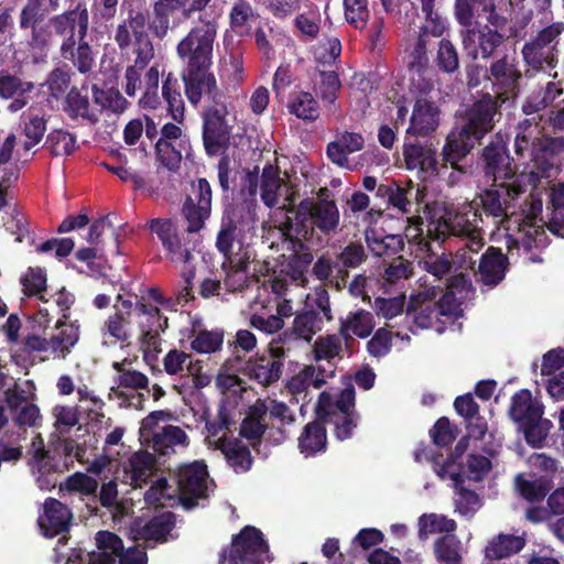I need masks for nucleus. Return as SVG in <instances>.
Listing matches in <instances>:
<instances>
[{
  "label": "nucleus",
  "mask_w": 564,
  "mask_h": 564,
  "mask_svg": "<svg viewBox=\"0 0 564 564\" xmlns=\"http://www.w3.org/2000/svg\"><path fill=\"white\" fill-rule=\"evenodd\" d=\"M53 31L44 37L29 42L33 50L44 51L54 41H59V56L69 62L79 74L87 75L96 65V53L88 41L90 12L86 0L72 3L68 9L57 13L50 23Z\"/></svg>",
  "instance_id": "1"
},
{
  "label": "nucleus",
  "mask_w": 564,
  "mask_h": 564,
  "mask_svg": "<svg viewBox=\"0 0 564 564\" xmlns=\"http://www.w3.org/2000/svg\"><path fill=\"white\" fill-rule=\"evenodd\" d=\"M500 104L496 97L486 93L465 111L463 123L453 128L445 139L442 149L445 165L449 163L453 170L462 171L459 162L492 131L494 118Z\"/></svg>",
  "instance_id": "2"
},
{
  "label": "nucleus",
  "mask_w": 564,
  "mask_h": 564,
  "mask_svg": "<svg viewBox=\"0 0 564 564\" xmlns=\"http://www.w3.org/2000/svg\"><path fill=\"white\" fill-rule=\"evenodd\" d=\"M500 104L496 97L486 93L465 111L463 123L453 128L445 139L442 149L445 165L449 163L453 170L462 171L459 162L492 131L494 118Z\"/></svg>",
  "instance_id": "3"
},
{
  "label": "nucleus",
  "mask_w": 564,
  "mask_h": 564,
  "mask_svg": "<svg viewBox=\"0 0 564 564\" xmlns=\"http://www.w3.org/2000/svg\"><path fill=\"white\" fill-rule=\"evenodd\" d=\"M218 18L210 12L202 13L177 43L176 54L183 67L181 75L184 84L212 73L214 44L219 29Z\"/></svg>",
  "instance_id": "4"
},
{
  "label": "nucleus",
  "mask_w": 564,
  "mask_h": 564,
  "mask_svg": "<svg viewBox=\"0 0 564 564\" xmlns=\"http://www.w3.org/2000/svg\"><path fill=\"white\" fill-rule=\"evenodd\" d=\"M285 219L279 228L283 235L295 237L308 242L319 235L330 236L339 227L340 213L337 204L316 205L313 199L305 198L300 202L297 209L290 207Z\"/></svg>",
  "instance_id": "5"
},
{
  "label": "nucleus",
  "mask_w": 564,
  "mask_h": 564,
  "mask_svg": "<svg viewBox=\"0 0 564 564\" xmlns=\"http://www.w3.org/2000/svg\"><path fill=\"white\" fill-rule=\"evenodd\" d=\"M479 223H482L481 214L473 207L463 213L448 212L437 221H431L427 225V237L432 240L442 241L451 236L463 238L464 246L456 252V258H462L459 267H463L466 262L467 252L478 253L485 245Z\"/></svg>",
  "instance_id": "6"
},
{
  "label": "nucleus",
  "mask_w": 564,
  "mask_h": 564,
  "mask_svg": "<svg viewBox=\"0 0 564 564\" xmlns=\"http://www.w3.org/2000/svg\"><path fill=\"white\" fill-rule=\"evenodd\" d=\"M543 404L534 400L529 389L517 391L510 400L508 415L524 441L533 448H541L553 427L550 420L543 417Z\"/></svg>",
  "instance_id": "7"
},
{
  "label": "nucleus",
  "mask_w": 564,
  "mask_h": 564,
  "mask_svg": "<svg viewBox=\"0 0 564 564\" xmlns=\"http://www.w3.org/2000/svg\"><path fill=\"white\" fill-rule=\"evenodd\" d=\"M462 25V43L467 55L473 59L494 58L499 50L505 45L508 36L503 30L508 24V18L500 14L497 9L486 14L487 23L474 22Z\"/></svg>",
  "instance_id": "8"
},
{
  "label": "nucleus",
  "mask_w": 564,
  "mask_h": 564,
  "mask_svg": "<svg viewBox=\"0 0 564 564\" xmlns=\"http://www.w3.org/2000/svg\"><path fill=\"white\" fill-rule=\"evenodd\" d=\"M117 302L120 305H115V313L133 318L138 325L140 349L144 354H159L162 350L161 335L169 327V318L161 313L158 306L143 301H137L133 304L132 301L126 300L119 294Z\"/></svg>",
  "instance_id": "9"
},
{
  "label": "nucleus",
  "mask_w": 564,
  "mask_h": 564,
  "mask_svg": "<svg viewBox=\"0 0 564 564\" xmlns=\"http://www.w3.org/2000/svg\"><path fill=\"white\" fill-rule=\"evenodd\" d=\"M149 11L129 10L128 18L121 20L115 30L113 40L120 51H127L134 44L135 58L129 67L143 70L154 57V46L147 25Z\"/></svg>",
  "instance_id": "10"
},
{
  "label": "nucleus",
  "mask_w": 564,
  "mask_h": 564,
  "mask_svg": "<svg viewBox=\"0 0 564 564\" xmlns=\"http://www.w3.org/2000/svg\"><path fill=\"white\" fill-rule=\"evenodd\" d=\"M563 33L564 22L557 21L531 35L521 48L524 64L534 72L555 68L558 63V45Z\"/></svg>",
  "instance_id": "11"
},
{
  "label": "nucleus",
  "mask_w": 564,
  "mask_h": 564,
  "mask_svg": "<svg viewBox=\"0 0 564 564\" xmlns=\"http://www.w3.org/2000/svg\"><path fill=\"white\" fill-rule=\"evenodd\" d=\"M270 546L260 529L243 527L232 535L228 550L220 554V564H265L272 562Z\"/></svg>",
  "instance_id": "12"
},
{
  "label": "nucleus",
  "mask_w": 564,
  "mask_h": 564,
  "mask_svg": "<svg viewBox=\"0 0 564 564\" xmlns=\"http://www.w3.org/2000/svg\"><path fill=\"white\" fill-rule=\"evenodd\" d=\"M527 184L519 178L509 183H499L484 189L479 195L481 213L492 218L496 226L510 229L512 214H509L511 202L525 192Z\"/></svg>",
  "instance_id": "13"
},
{
  "label": "nucleus",
  "mask_w": 564,
  "mask_h": 564,
  "mask_svg": "<svg viewBox=\"0 0 564 564\" xmlns=\"http://www.w3.org/2000/svg\"><path fill=\"white\" fill-rule=\"evenodd\" d=\"M147 227L151 234L156 235L166 260L183 264L184 268L194 265L195 243L180 232L177 225L171 218H152L147 223Z\"/></svg>",
  "instance_id": "14"
},
{
  "label": "nucleus",
  "mask_w": 564,
  "mask_h": 564,
  "mask_svg": "<svg viewBox=\"0 0 564 564\" xmlns=\"http://www.w3.org/2000/svg\"><path fill=\"white\" fill-rule=\"evenodd\" d=\"M523 79L519 61L514 56L503 54L494 58L489 65V83L494 97L501 104L514 98L520 93Z\"/></svg>",
  "instance_id": "15"
},
{
  "label": "nucleus",
  "mask_w": 564,
  "mask_h": 564,
  "mask_svg": "<svg viewBox=\"0 0 564 564\" xmlns=\"http://www.w3.org/2000/svg\"><path fill=\"white\" fill-rule=\"evenodd\" d=\"M207 466L203 462L180 466L176 474L178 500L185 510L196 508L199 499L207 498Z\"/></svg>",
  "instance_id": "16"
},
{
  "label": "nucleus",
  "mask_w": 564,
  "mask_h": 564,
  "mask_svg": "<svg viewBox=\"0 0 564 564\" xmlns=\"http://www.w3.org/2000/svg\"><path fill=\"white\" fill-rule=\"evenodd\" d=\"M188 101L196 106L205 97V106L202 112L215 111L229 112L227 96L218 87L213 73L206 74L184 84Z\"/></svg>",
  "instance_id": "17"
},
{
  "label": "nucleus",
  "mask_w": 564,
  "mask_h": 564,
  "mask_svg": "<svg viewBox=\"0 0 564 564\" xmlns=\"http://www.w3.org/2000/svg\"><path fill=\"white\" fill-rule=\"evenodd\" d=\"M229 112H202L203 144L209 156L224 153L230 143L232 126L228 121Z\"/></svg>",
  "instance_id": "18"
},
{
  "label": "nucleus",
  "mask_w": 564,
  "mask_h": 564,
  "mask_svg": "<svg viewBox=\"0 0 564 564\" xmlns=\"http://www.w3.org/2000/svg\"><path fill=\"white\" fill-rule=\"evenodd\" d=\"M484 173L495 184L509 183L519 178L525 182V175H517L513 159L505 144L491 142L482 150Z\"/></svg>",
  "instance_id": "19"
},
{
  "label": "nucleus",
  "mask_w": 564,
  "mask_h": 564,
  "mask_svg": "<svg viewBox=\"0 0 564 564\" xmlns=\"http://www.w3.org/2000/svg\"><path fill=\"white\" fill-rule=\"evenodd\" d=\"M187 0H155L152 4L153 18L149 19L147 30L159 39L164 40L171 29L180 26L183 20L184 4Z\"/></svg>",
  "instance_id": "20"
},
{
  "label": "nucleus",
  "mask_w": 564,
  "mask_h": 564,
  "mask_svg": "<svg viewBox=\"0 0 564 564\" xmlns=\"http://www.w3.org/2000/svg\"><path fill=\"white\" fill-rule=\"evenodd\" d=\"M45 0H26V3L21 8L19 14V26L22 31L30 32L29 42H34L35 40L42 39L45 35V32L53 31L50 23L53 22V19L56 14L47 17V9L44 7ZM50 7L53 10H56L58 7V0H48Z\"/></svg>",
  "instance_id": "21"
},
{
  "label": "nucleus",
  "mask_w": 564,
  "mask_h": 564,
  "mask_svg": "<svg viewBox=\"0 0 564 564\" xmlns=\"http://www.w3.org/2000/svg\"><path fill=\"white\" fill-rule=\"evenodd\" d=\"M283 356V348H270L268 354H262L247 362L246 375L261 386L269 387L278 382L282 376Z\"/></svg>",
  "instance_id": "22"
},
{
  "label": "nucleus",
  "mask_w": 564,
  "mask_h": 564,
  "mask_svg": "<svg viewBox=\"0 0 564 564\" xmlns=\"http://www.w3.org/2000/svg\"><path fill=\"white\" fill-rule=\"evenodd\" d=\"M440 121L441 109L435 101L424 96L417 97L413 106L406 133L416 137H430L437 130Z\"/></svg>",
  "instance_id": "23"
},
{
  "label": "nucleus",
  "mask_w": 564,
  "mask_h": 564,
  "mask_svg": "<svg viewBox=\"0 0 564 564\" xmlns=\"http://www.w3.org/2000/svg\"><path fill=\"white\" fill-rule=\"evenodd\" d=\"M403 156L408 170H416L429 175H437L442 167L451 166L449 163L444 164L442 155L441 161L438 160L437 152L432 144L405 143L403 145Z\"/></svg>",
  "instance_id": "24"
},
{
  "label": "nucleus",
  "mask_w": 564,
  "mask_h": 564,
  "mask_svg": "<svg viewBox=\"0 0 564 564\" xmlns=\"http://www.w3.org/2000/svg\"><path fill=\"white\" fill-rule=\"evenodd\" d=\"M252 256L249 250L240 249L236 258L224 259L221 270L225 273L223 283L228 292H241L246 290L253 275L249 272Z\"/></svg>",
  "instance_id": "25"
},
{
  "label": "nucleus",
  "mask_w": 564,
  "mask_h": 564,
  "mask_svg": "<svg viewBox=\"0 0 564 564\" xmlns=\"http://www.w3.org/2000/svg\"><path fill=\"white\" fill-rule=\"evenodd\" d=\"M554 488L551 475L519 473L513 478L514 492L524 501L535 505L542 502Z\"/></svg>",
  "instance_id": "26"
},
{
  "label": "nucleus",
  "mask_w": 564,
  "mask_h": 564,
  "mask_svg": "<svg viewBox=\"0 0 564 564\" xmlns=\"http://www.w3.org/2000/svg\"><path fill=\"white\" fill-rule=\"evenodd\" d=\"M44 513L39 517V527L47 538H54L69 530L73 514L70 510L55 498H46Z\"/></svg>",
  "instance_id": "27"
},
{
  "label": "nucleus",
  "mask_w": 564,
  "mask_h": 564,
  "mask_svg": "<svg viewBox=\"0 0 564 564\" xmlns=\"http://www.w3.org/2000/svg\"><path fill=\"white\" fill-rule=\"evenodd\" d=\"M175 524V514L171 511H164L152 517L147 522H143L141 519L134 520L132 531L135 533V539L165 543Z\"/></svg>",
  "instance_id": "28"
},
{
  "label": "nucleus",
  "mask_w": 564,
  "mask_h": 564,
  "mask_svg": "<svg viewBox=\"0 0 564 564\" xmlns=\"http://www.w3.org/2000/svg\"><path fill=\"white\" fill-rule=\"evenodd\" d=\"M130 364L127 358L122 361H113L112 368L117 372L113 377L112 381L115 386L111 388V392L120 400L127 401L132 397L126 390L139 391V390H148L149 391V378L145 373L127 368L126 365Z\"/></svg>",
  "instance_id": "29"
},
{
  "label": "nucleus",
  "mask_w": 564,
  "mask_h": 564,
  "mask_svg": "<svg viewBox=\"0 0 564 564\" xmlns=\"http://www.w3.org/2000/svg\"><path fill=\"white\" fill-rule=\"evenodd\" d=\"M531 158L541 177H550L551 172L557 169L558 156L564 152L563 137H547L542 134Z\"/></svg>",
  "instance_id": "30"
},
{
  "label": "nucleus",
  "mask_w": 564,
  "mask_h": 564,
  "mask_svg": "<svg viewBox=\"0 0 564 564\" xmlns=\"http://www.w3.org/2000/svg\"><path fill=\"white\" fill-rule=\"evenodd\" d=\"M451 466L446 465H437L435 467V473L441 479L449 478L454 481V488L457 495L455 499L456 511L463 516H471L476 512L479 507V496L470 489H467L464 486L465 479L460 470H447Z\"/></svg>",
  "instance_id": "31"
},
{
  "label": "nucleus",
  "mask_w": 564,
  "mask_h": 564,
  "mask_svg": "<svg viewBox=\"0 0 564 564\" xmlns=\"http://www.w3.org/2000/svg\"><path fill=\"white\" fill-rule=\"evenodd\" d=\"M355 388L352 384H348L338 393L336 399H334L333 394L328 391L321 392L314 412L319 420H325L332 414L340 413L345 415L346 413H357L355 411Z\"/></svg>",
  "instance_id": "32"
},
{
  "label": "nucleus",
  "mask_w": 564,
  "mask_h": 564,
  "mask_svg": "<svg viewBox=\"0 0 564 564\" xmlns=\"http://www.w3.org/2000/svg\"><path fill=\"white\" fill-rule=\"evenodd\" d=\"M367 260L360 242H349L334 258V284L337 290L344 288L349 276V269H356Z\"/></svg>",
  "instance_id": "33"
},
{
  "label": "nucleus",
  "mask_w": 564,
  "mask_h": 564,
  "mask_svg": "<svg viewBox=\"0 0 564 564\" xmlns=\"http://www.w3.org/2000/svg\"><path fill=\"white\" fill-rule=\"evenodd\" d=\"M508 265V257L499 248L490 246L479 260L480 281L487 286H497L505 279Z\"/></svg>",
  "instance_id": "34"
},
{
  "label": "nucleus",
  "mask_w": 564,
  "mask_h": 564,
  "mask_svg": "<svg viewBox=\"0 0 564 564\" xmlns=\"http://www.w3.org/2000/svg\"><path fill=\"white\" fill-rule=\"evenodd\" d=\"M215 446L224 454L227 464L235 473L242 474L251 469L253 457L249 446L241 440L221 436L216 441Z\"/></svg>",
  "instance_id": "35"
},
{
  "label": "nucleus",
  "mask_w": 564,
  "mask_h": 564,
  "mask_svg": "<svg viewBox=\"0 0 564 564\" xmlns=\"http://www.w3.org/2000/svg\"><path fill=\"white\" fill-rule=\"evenodd\" d=\"M327 432L324 420L315 415V420L304 425L299 438L297 447L305 457H314L327 449Z\"/></svg>",
  "instance_id": "36"
},
{
  "label": "nucleus",
  "mask_w": 564,
  "mask_h": 564,
  "mask_svg": "<svg viewBox=\"0 0 564 564\" xmlns=\"http://www.w3.org/2000/svg\"><path fill=\"white\" fill-rule=\"evenodd\" d=\"M267 415V403L263 400L258 399L254 404L249 408L246 417L240 424V436L249 442L260 443L268 430V424L265 423Z\"/></svg>",
  "instance_id": "37"
},
{
  "label": "nucleus",
  "mask_w": 564,
  "mask_h": 564,
  "mask_svg": "<svg viewBox=\"0 0 564 564\" xmlns=\"http://www.w3.org/2000/svg\"><path fill=\"white\" fill-rule=\"evenodd\" d=\"M95 539L99 552H89L87 564H116L117 556L124 547L122 539L110 531H98Z\"/></svg>",
  "instance_id": "38"
},
{
  "label": "nucleus",
  "mask_w": 564,
  "mask_h": 564,
  "mask_svg": "<svg viewBox=\"0 0 564 564\" xmlns=\"http://www.w3.org/2000/svg\"><path fill=\"white\" fill-rule=\"evenodd\" d=\"M375 328V319L372 313L359 308L349 312L346 318H340L339 334L348 341L351 334L359 338H367L371 335Z\"/></svg>",
  "instance_id": "39"
},
{
  "label": "nucleus",
  "mask_w": 564,
  "mask_h": 564,
  "mask_svg": "<svg viewBox=\"0 0 564 564\" xmlns=\"http://www.w3.org/2000/svg\"><path fill=\"white\" fill-rule=\"evenodd\" d=\"M541 135L542 132L538 122L530 119L520 121L514 138L516 154L521 159L528 158L531 160Z\"/></svg>",
  "instance_id": "40"
},
{
  "label": "nucleus",
  "mask_w": 564,
  "mask_h": 564,
  "mask_svg": "<svg viewBox=\"0 0 564 564\" xmlns=\"http://www.w3.org/2000/svg\"><path fill=\"white\" fill-rule=\"evenodd\" d=\"M525 546V539L520 535L500 533L491 539L485 547V557L490 561H500L510 557Z\"/></svg>",
  "instance_id": "41"
},
{
  "label": "nucleus",
  "mask_w": 564,
  "mask_h": 564,
  "mask_svg": "<svg viewBox=\"0 0 564 564\" xmlns=\"http://www.w3.org/2000/svg\"><path fill=\"white\" fill-rule=\"evenodd\" d=\"M366 242L371 253L378 258L395 259L404 249V240L400 235H378L375 230L366 232Z\"/></svg>",
  "instance_id": "42"
},
{
  "label": "nucleus",
  "mask_w": 564,
  "mask_h": 564,
  "mask_svg": "<svg viewBox=\"0 0 564 564\" xmlns=\"http://www.w3.org/2000/svg\"><path fill=\"white\" fill-rule=\"evenodd\" d=\"M460 262L462 258L455 257V260H451L445 253H442L441 256L427 254L423 260L420 261V265L423 268V270L441 280L453 272L455 264H457L455 268L456 271L457 269L463 268L473 269L474 264L476 263L475 260L467 256L466 262L463 264V267H459Z\"/></svg>",
  "instance_id": "43"
},
{
  "label": "nucleus",
  "mask_w": 564,
  "mask_h": 564,
  "mask_svg": "<svg viewBox=\"0 0 564 564\" xmlns=\"http://www.w3.org/2000/svg\"><path fill=\"white\" fill-rule=\"evenodd\" d=\"M133 322H135L133 318L113 312L104 322L100 333L104 338H109L112 343L129 344L132 338Z\"/></svg>",
  "instance_id": "44"
},
{
  "label": "nucleus",
  "mask_w": 564,
  "mask_h": 564,
  "mask_svg": "<svg viewBox=\"0 0 564 564\" xmlns=\"http://www.w3.org/2000/svg\"><path fill=\"white\" fill-rule=\"evenodd\" d=\"M286 107L291 115L303 121L314 122L319 117V105L308 91H299L290 95Z\"/></svg>",
  "instance_id": "45"
},
{
  "label": "nucleus",
  "mask_w": 564,
  "mask_h": 564,
  "mask_svg": "<svg viewBox=\"0 0 564 564\" xmlns=\"http://www.w3.org/2000/svg\"><path fill=\"white\" fill-rule=\"evenodd\" d=\"M260 196L265 206L274 207L279 202V192L284 184L280 176L278 165L268 164L263 167L260 177Z\"/></svg>",
  "instance_id": "46"
},
{
  "label": "nucleus",
  "mask_w": 564,
  "mask_h": 564,
  "mask_svg": "<svg viewBox=\"0 0 564 564\" xmlns=\"http://www.w3.org/2000/svg\"><path fill=\"white\" fill-rule=\"evenodd\" d=\"M188 445V436L183 429L176 425H166L161 433L153 437V449L160 456H169L174 453V446Z\"/></svg>",
  "instance_id": "47"
},
{
  "label": "nucleus",
  "mask_w": 564,
  "mask_h": 564,
  "mask_svg": "<svg viewBox=\"0 0 564 564\" xmlns=\"http://www.w3.org/2000/svg\"><path fill=\"white\" fill-rule=\"evenodd\" d=\"M64 111L73 120L82 118L90 123L98 121L97 115L90 110L88 96L83 95L77 87H73L66 95Z\"/></svg>",
  "instance_id": "48"
},
{
  "label": "nucleus",
  "mask_w": 564,
  "mask_h": 564,
  "mask_svg": "<svg viewBox=\"0 0 564 564\" xmlns=\"http://www.w3.org/2000/svg\"><path fill=\"white\" fill-rule=\"evenodd\" d=\"M518 231L522 235L521 240L511 234L506 235L508 252L518 249L520 245H522L525 250H531L536 243V236L544 234L543 227L536 226L535 218L531 216H525L522 221L519 223Z\"/></svg>",
  "instance_id": "49"
},
{
  "label": "nucleus",
  "mask_w": 564,
  "mask_h": 564,
  "mask_svg": "<svg viewBox=\"0 0 564 564\" xmlns=\"http://www.w3.org/2000/svg\"><path fill=\"white\" fill-rule=\"evenodd\" d=\"M238 221L234 215L226 214L221 218L220 228L216 237V248L219 253L223 254L224 259L236 258V253L232 251L234 242L239 236Z\"/></svg>",
  "instance_id": "50"
},
{
  "label": "nucleus",
  "mask_w": 564,
  "mask_h": 564,
  "mask_svg": "<svg viewBox=\"0 0 564 564\" xmlns=\"http://www.w3.org/2000/svg\"><path fill=\"white\" fill-rule=\"evenodd\" d=\"M433 551L436 561L441 564H463L462 542L454 534L437 538Z\"/></svg>",
  "instance_id": "51"
},
{
  "label": "nucleus",
  "mask_w": 564,
  "mask_h": 564,
  "mask_svg": "<svg viewBox=\"0 0 564 564\" xmlns=\"http://www.w3.org/2000/svg\"><path fill=\"white\" fill-rule=\"evenodd\" d=\"M56 327L58 333L50 338L51 352L64 359L79 340V327L66 323Z\"/></svg>",
  "instance_id": "52"
},
{
  "label": "nucleus",
  "mask_w": 564,
  "mask_h": 564,
  "mask_svg": "<svg viewBox=\"0 0 564 564\" xmlns=\"http://www.w3.org/2000/svg\"><path fill=\"white\" fill-rule=\"evenodd\" d=\"M155 464L154 455L145 451L134 453L129 459L131 485L142 487L152 476Z\"/></svg>",
  "instance_id": "53"
},
{
  "label": "nucleus",
  "mask_w": 564,
  "mask_h": 564,
  "mask_svg": "<svg viewBox=\"0 0 564 564\" xmlns=\"http://www.w3.org/2000/svg\"><path fill=\"white\" fill-rule=\"evenodd\" d=\"M93 100L100 106L102 110L110 111L115 115L122 113L129 106V101L122 96L117 88H100L94 84L91 86Z\"/></svg>",
  "instance_id": "54"
},
{
  "label": "nucleus",
  "mask_w": 564,
  "mask_h": 564,
  "mask_svg": "<svg viewBox=\"0 0 564 564\" xmlns=\"http://www.w3.org/2000/svg\"><path fill=\"white\" fill-rule=\"evenodd\" d=\"M417 528L420 540H425L431 533L453 534L457 529V523L443 514L424 513L419 518Z\"/></svg>",
  "instance_id": "55"
},
{
  "label": "nucleus",
  "mask_w": 564,
  "mask_h": 564,
  "mask_svg": "<svg viewBox=\"0 0 564 564\" xmlns=\"http://www.w3.org/2000/svg\"><path fill=\"white\" fill-rule=\"evenodd\" d=\"M454 408L458 415L463 416L467 421L476 419V424L473 426L471 432L477 437H482L487 431L486 421L479 416V405L475 401L471 393H465L459 395L454 401Z\"/></svg>",
  "instance_id": "56"
},
{
  "label": "nucleus",
  "mask_w": 564,
  "mask_h": 564,
  "mask_svg": "<svg viewBox=\"0 0 564 564\" xmlns=\"http://www.w3.org/2000/svg\"><path fill=\"white\" fill-rule=\"evenodd\" d=\"M35 88L33 82L24 80L9 69L0 70V97L12 99L14 96H29Z\"/></svg>",
  "instance_id": "57"
},
{
  "label": "nucleus",
  "mask_w": 564,
  "mask_h": 564,
  "mask_svg": "<svg viewBox=\"0 0 564 564\" xmlns=\"http://www.w3.org/2000/svg\"><path fill=\"white\" fill-rule=\"evenodd\" d=\"M76 143L75 134L63 129H54L47 134L44 147L52 156H68L75 151Z\"/></svg>",
  "instance_id": "58"
},
{
  "label": "nucleus",
  "mask_w": 564,
  "mask_h": 564,
  "mask_svg": "<svg viewBox=\"0 0 564 564\" xmlns=\"http://www.w3.org/2000/svg\"><path fill=\"white\" fill-rule=\"evenodd\" d=\"M162 95L167 102L169 111L172 118L181 122L184 119V101L178 89V82L170 73L163 82Z\"/></svg>",
  "instance_id": "59"
},
{
  "label": "nucleus",
  "mask_w": 564,
  "mask_h": 564,
  "mask_svg": "<svg viewBox=\"0 0 564 564\" xmlns=\"http://www.w3.org/2000/svg\"><path fill=\"white\" fill-rule=\"evenodd\" d=\"M210 208L194 205V198L187 196L182 206V216L187 223V234L199 232L205 227V221L210 216Z\"/></svg>",
  "instance_id": "60"
},
{
  "label": "nucleus",
  "mask_w": 564,
  "mask_h": 564,
  "mask_svg": "<svg viewBox=\"0 0 564 564\" xmlns=\"http://www.w3.org/2000/svg\"><path fill=\"white\" fill-rule=\"evenodd\" d=\"M321 80L316 86V95L326 105L334 106L341 88V82L335 70H319Z\"/></svg>",
  "instance_id": "61"
},
{
  "label": "nucleus",
  "mask_w": 564,
  "mask_h": 564,
  "mask_svg": "<svg viewBox=\"0 0 564 564\" xmlns=\"http://www.w3.org/2000/svg\"><path fill=\"white\" fill-rule=\"evenodd\" d=\"M360 415L358 413H346L345 415L337 413L327 416L324 420V423L325 425H333V434L335 438L344 442L352 437L354 430L357 427Z\"/></svg>",
  "instance_id": "62"
},
{
  "label": "nucleus",
  "mask_w": 564,
  "mask_h": 564,
  "mask_svg": "<svg viewBox=\"0 0 564 564\" xmlns=\"http://www.w3.org/2000/svg\"><path fill=\"white\" fill-rule=\"evenodd\" d=\"M437 68L445 74H453L459 68V55L456 46L447 39L438 42L435 59Z\"/></svg>",
  "instance_id": "63"
},
{
  "label": "nucleus",
  "mask_w": 564,
  "mask_h": 564,
  "mask_svg": "<svg viewBox=\"0 0 564 564\" xmlns=\"http://www.w3.org/2000/svg\"><path fill=\"white\" fill-rule=\"evenodd\" d=\"M551 203L553 206V217L551 218L547 228L551 232L563 236L564 235V183L558 184L551 192Z\"/></svg>",
  "instance_id": "64"
}]
</instances>
